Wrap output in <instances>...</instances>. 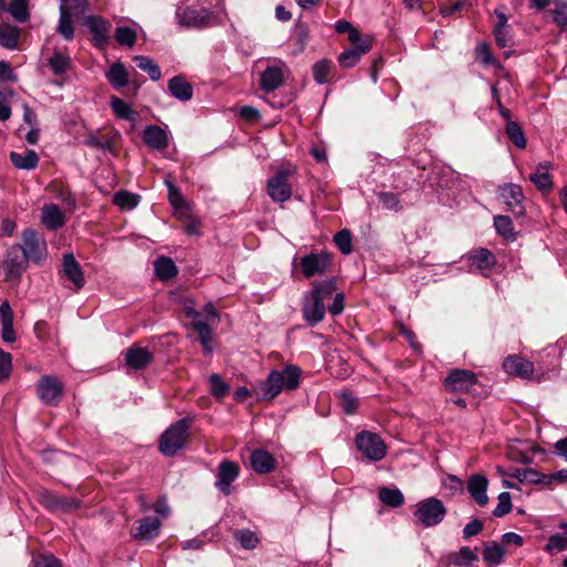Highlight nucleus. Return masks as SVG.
I'll list each match as a JSON object with an SVG mask.
<instances>
[{"instance_id": "obj_9", "label": "nucleus", "mask_w": 567, "mask_h": 567, "mask_svg": "<svg viewBox=\"0 0 567 567\" xmlns=\"http://www.w3.org/2000/svg\"><path fill=\"white\" fill-rule=\"evenodd\" d=\"M20 247L29 261L41 264L47 257V244L41 235L32 229L27 228L22 233V244Z\"/></svg>"}, {"instance_id": "obj_60", "label": "nucleus", "mask_w": 567, "mask_h": 567, "mask_svg": "<svg viewBox=\"0 0 567 567\" xmlns=\"http://www.w3.org/2000/svg\"><path fill=\"white\" fill-rule=\"evenodd\" d=\"M378 197L385 209L394 212H399L401 209V204L396 195L383 192L380 193Z\"/></svg>"}, {"instance_id": "obj_25", "label": "nucleus", "mask_w": 567, "mask_h": 567, "mask_svg": "<svg viewBox=\"0 0 567 567\" xmlns=\"http://www.w3.org/2000/svg\"><path fill=\"white\" fill-rule=\"evenodd\" d=\"M471 267H474L482 275L487 276L496 265V258L493 252L486 248H480L468 255Z\"/></svg>"}, {"instance_id": "obj_24", "label": "nucleus", "mask_w": 567, "mask_h": 567, "mask_svg": "<svg viewBox=\"0 0 567 567\" xmlns=\"http://www.w3.org/2000/svg\"><path fill=\"white\" fill-rule=\"evenodd\" d=\"M153 361V354L146 348L132 346L126 350L125 363L134 370H143Z\"/></svg>"}, {"instance_id": "obj_42", "label": "nucleus", "mask_w": 567, "mask_h": 567, "mask_svg": "<svg viewBox=\"0 0 567 567\" xmlns=\"http://www.w3.org/2000/svg\"><path fill=\"white\" fill-rule=\"evenodd\" d=\"M84 144L89 147L115 153V142L112 137H99L95 133L89 132Z\"/></svg>"}, {"instance_id": "obj_59", "label": "nucleus", "mask_w": 567, "mask_h": 567, "mask_svg": "<svg viewBox=\"0 0 567 567\" xmlns=\"http://www.w3.org/2000/svg\"><path fill=\"white\" fill-rule=\"evenodd\" d=\"M33 567H62V563L52 554H40L33 558Z\"/></svg>"}, {"instance_id": "obj_7", "label": "nucleus", "mask_w": 567, "mask_h": 567, "mask_svg": "<svg viewBox=\"0 0 567 567\" xmlns=\"http://www.w3.org/2000/svg\"><path fill=\"white\" fill-rule=\"evenodd\" d=\"M293 266L299 267L305 278L326 275L332 265V256L327 251L310 252L293 259Z\"/></svg>"}, {"instance_id": "obj_50", "label": "nucleus", "mask_w": 567, "mask_h": 567, "mask_svg": "<svg viewBox=\"0 0 567 567\" xmlns=\"http://www.w3.org/2000/svg\"><path fill=\"white\" fill-rule=\"evenodd\" d=\"M137 34L130 27H117L115 29L114 39L121 44L133 47L136 42Z\"/></svg>"}, {"instance_id": "obj_34", "label": "nucleus", "mask_w": 567, "mask_h": 567, "mask_svg": "<svg viewBox=\"0 0 567 567\" xmlns=\"http://www.w3.org/2000/svg\"><path fill=\"white\" fill-rule=\"evenodd\" d=\"M155 275L161 280H169L174 278L178 270L174 261L169 257L162 256L154 262Z\"/></svg>"}, {"instance_id": "obj_37", "label": "nucleus", "mask_w": 567, "mask_h": 567, "mask_svg": "<svg viewBox=\"0 0 567 567\" xmlns=\"http://www.w3.org/2000/svg\"><path fill=\"white\" fill-rule=\"evenodd\" d=\"M72 14L66 9L65 4L60 6V19L56 31L63 37L64 40L71 41L74 37V28L72 24Z\"/></svg>"}, {"instance_id": "obj_36", "label": "nucleus", "mask_w": 567, "mask_h": 567, "mask_svg": "<svg viewBox=\"0 0 567 567\" xmlns=\"http://www.w3.org/2000/svg\"><path fill=\"white\" fill-rule=\"evenodd\" d=\"M20 40V29L16 25H0V44L9 50L18 48Z\"/></svg>"}, {"instance_id": "obj_58", "label": "nucleus", "mask_w": 567, "mask_h": 567, "mask_svg": "<svg viewBox=\"0 0 567 567\" xmlns=\"http://www.w3.org/2000/svg\"><path fill=\"white\" fill-rule=\"evenodd\" d=\"M313 79L318 84H324L329 80L330 63L326 60L317 62L313 68Z\"/></svg>"}, {"instance_id": "obj_6", "label": "nucleus", "mask_w": 567, "mask_h": 567, "mask_svg": "<svg viewBox=\"0 0 567 567\" xmlns=\"http://www.w3.org/2000/svg\"><path fill=\"white\" fill-rule=\"evenodd\" d=\"M293 167H280L267 183V193L275 202L284 203L292 195Z\"/></svg>"}, {"instance_id": "obj_51", "label": "nucleus", "mask_w": 567, "mask_h": 567, "mask_svg": "<svg viewBox=\"0 0 567 567\" xmlns=\"http://www.w3.org/2000/svg\"><path fill=\"white\" fill-rule=\"evenodd\" d=\"M545 550L547 553L567 550V533L564 532L561 534L557 533L551 535L545 545Z\"/></svg>"}, {"instance_id": "obj_18", "label": "nucleus", "mask_w": 567, "mask_h": 567, "mask_svg": "<svg viewBox=\"0 0 567 567\" xmlns=\"http://www.w3.org/2000/svg\"><path fill=\"white\" fill-rule=\"evenodd\" d=\"M176 14L182 25L192 28L207 27L212 19V13L205 8L186 7L178 9Z\"/></svg>"}, {"instance_id": "obj_4", "label": "nucleus", "mask_w": 567, "mask_h": 567, "mask_svg": "<svg viewBox=\"0 0 567 567\" xmlns=\"http://www.w3.org/2000/svg\"><path fill=\"white\" fill-rule=\"evenodd\" d=\"M290 70L282 60H267L265 69L259 73V89L264 93H271L281 87Z\"/></svg>"}, {"instance_id": "obj_39", "label": "nucleus", "mask_w": 567, "mask_h": 567, "mask_svg": "<svg viewBox=\"0 0 567 567\" xmlns=\"http://www.w3.org/2000/svg\"><path fill=\"white\" fill-rule=\"evenodd\" d=\"M48 65L54 75L64 74L72 65L71 58L66 54L54 52L48 60Z\"/></svg>"}, {"instance_id": "obj_35", "label": "nucleus", "mask_w": 567, "mask_h": 567, "mask_svg": "<svg viewBox=\"0 0 567 567\" xmlns=\"http://www.w3.org/2000/svg\"><path fill=\"white\" fill-rule=\"evenodd\" d=\"M548 171L549 165L547 163H542L537 166L536 171L529 176V179L542 192H548L553 187V179Z\"/></svg>"}, {"instance_id": "obj_12", "label": "nucleus", "mask_w": 567, "mask_h": 567, "mask_svg": "<svg viewBox=\"0 0 567 567\" xmlns=\"http://www.w3.org/2000/svg\"><path fill=\"white\" fill-rule=\"evenodd\" d=\"M63 391L64 385L55 375H42L37 383L38 398L42 403L50 406L59 404L63 395Z\"/></svg>"}, {"instance_id": "obj_57", "label": "nucleus", "mask_w": 567, "mask_h": 567, "mask_svg": "<svg viewBox=\"0 0 567 567\" xmlns=\"http://www.w3.org/2000/svg\"><path fill=\"white\" fill-rule=\"evenodd\" d=\"M478 559V556L475 550L472 548L464 546L460 549L457 554L452 558V563L455 565H470L471 563Z\"/></svg>"}, {"instance_id": "obj_3", "label": "nucleus", "mask_w": 567, "mask_h": 567, "mask_svg": "<svg viewBox=\"0 0 567 567\" xmlns=\"http://www.w3.org/2000/svg\"><path fill=\"white\" fill-rule=\"evenodd\" d=\"M192 420L183 417L171 424L161 435L159 452L168 457L175 456L187 445Z\"/></svg>"}, {"instance_id": "obj_43", "label": "nucleus", "mask_w": 567, "mask_h": 567, "mask_svg": "<svg viewBox=\"0 0 567 567\" xmlns=\"http://www.w3.org/2000/svg\"><path fill=\"white\" fill-rule=\"evenodd\" d=\"M336 279L330 278L328 280L313 282V287L310 290V292H312L313 295H316L326 302L327 299L332 298V296L336 293Z\"/></svg>"}, {"instance_id": "obj_13", "label": "nucleus", "mask_w": 567, "mask_h": 567, "mask_svg": "<svg viewBox=\"0 0 567 567\" xmlns=\"http://www.w3.org/2000/svg\"><path fill=\"white\" fill-rule=\"evenodd\" d=\"M497 194L502 202L507 206V209L516 218H520L525 215V207L523 206L524 194L519 185H501L497 189Z\"/></svg>"}, {"instance_id": "obj_47", "label": "nucleus", "mask_w": 567, "mask_h": 567, "mask_svg": "<svg viewBox=\"0 0 567 567\" xmlns=\"http://www.w3.org/2000/svg\"><path fill=\"white\" fill-rule=\"evenodd\" d=\"M111 107L118 118L133 120L135 112L131 105L117 96H111Z\"/></svg>"}, {"instance_id": "obj_61", "label": "nucleus", "mask_w": 567, "mask_h": 567, "mask_svg": "<svg viewBox=\"0 0 567 567\" xmlns=\"http://www.w3.org/2000/svg\"><path fill=\"white\" fill-rule=\"evenodd\" d=\"M12 369V357L10 353L0 350V382L10 377Z\"/></svg>"}, {"instance_id": "obj_2", "label": "nucleus", "mask_w": 567, "mask_h": 567, "mask_svg": "<svg viewBox=\"0 0 567 567\" xmlns=\"http://www.w3.org/2000/svg\"><path fill=\"white\" fill-rule=\"evenodd\" d=\"M184 311L188 318L193 319V329L197 332L198 339L204 347L206 354L213 352V327L219 321V316L212 302L204 307L203 313L193 307H185Z\"/></svg>"}, {"instance_id": "obj_38", "label": "nucleus", "mask_w": 567, "mask_h": 567, "mask_svg": "<svg viewBox=\"0 0 567 567\" xmlns=\"http://www.w3.org/2000/svg\"><path fill=\"white\" fill-rule=\"evenodd\" d=\"M494 227L498 235L507 240H516L517 233L514 230L512 219L506 215H497L494 217Z\"/></svg>"}, {"instance_id": "obj_45", "label": "nucleus", "mask_w": 567, "mask_h": 567, "mask_svg": "<svg viewBox=\"0 0 567 567\" xmlns=\"http://www.w3.org/2000/svg\"><path fill=\"white\" fill-rule=\"evenodd\" d=\"M140 196L127 190H118L113 195V204L121 209H133L138 204Z\"/></svg>"}, {"instance_id": "obj_63", "label": "nucleus", "mask_w": 567, "mask_h": 567, "mask_svg": "<svg viewBox=\"0 0 567 567\" xmlns=\"http://www.w3.org/2000/svg\"><path fill=\"white\" fill-rule=\"evenodd\" d=\"M332 302L328 306V310L331 315L338 316L344 309V295L342 292H337L332 296Z\"/></svg>"}, {"instance_id": "obj_22", "label": "nucleus", "mask_w": 567, "mask_h": 567, "mask_svg": "<svg viewBox=\"0 0 567 567\" xmlns=\"http://www.w3.org/2000/svg\"><path fill=\"white\" fill-rule=\"evenodd\" d=\"M497 23L494 28L495 40L498 47L509 48L513 45V35L511 25L507 23L508 19L502 8L495 9Z\"/></svg>"}, {"instance_id": "obj_62", "label": "nucleus", "mask_w": 567, "mask_h": 567, "mask_svg": "<svg viewBox=\"0 0 567 567\" xmlns=\"http://www.w3.org/2000/svg\"><path fill=\"white\" fill-rule=\"evenodd\" d=\"M61 4H65L70 13L74 16L83 14L89 8L87 0H61Z\"/></svg>"}, {"instance_id": "obj_21", "label": "nucleus", "mask_w": 567, "mask_h": 567, "mask_svg": "<svg viewBox=\"0 0 567 567\" xmlns=\"http://www.w3.org/2000/svg\"><path fill=\"white\" fill-rule=\"evenodd\" d=\"M136 530H132L131 535L134 539L150 542L154 539L161 529V519L158 517L148 516L137 522Z\"/></svg>"}, {"instance_id": "obj_15", "label": "nucleus", "mask_w": 567, "mask_h": 567, "mask_svg": "<svg viewBox=\"0 0 567 567\" xmlns=\"http://www.w3.org/2000/svg\"><path fill=\"white\" fill-rule=\"evenodd\" d=\"M326 311V302L322 299L310 291L305 295L302 302V316L310 326L321 322L324 319Z\"/></svg>"}, {"instance_id": "obj_29", "label": "nucleus", "mask_w": 567, "mask_h": 567, "mask_svg": "<svg viewBox=\"0 0 567 567\" xmlns=\"http://www.w3.org/2000/svg\"><path fill=\"white\" fill-rule=\"evenodd\" d=\"M250 467L259 474H268L276 467L275 457L265 450H255L250 453Z\"/></svg>"}, {"instance_id": "obj_30", "label": "nucleus", "mask_w": 567, "mask_h": 567, "mask_svg": "<svg viewBox=\"0 0 567 567\" xmlns=\"http://www.w3.org/2000/svg\"><path fill=\"white\" fill-rule=\"evenodd\" d=\"M0 319H1V338L4 342L12 343L16 341L17 336L13 328V311L8 300L0 305Z\"/></svg>"}, {"instance_id": "obj_64", "label": "nucleus", "mask_w": 567, "mask_h": 567, "mask_svg": "<svg viewBox=\"0 0 567 567\" xmlns=\"http://www.w3.org/2000/svg\"><path fill=\"white\" fill-rule=\"evenodd\" d=\"M340 398H341L342 409H343L344 413L353 414L358 408L355 398H353L348 392H342L340 394Z\"/></svg>"}, {"instance_id": "obj_11", "label": "nucleus", "mask_w": 567, "mask_h": 567, "mask_svg": "<svg viewBox=\"0 0 567 567\" xmlns=\"http://www.w3.org/2000/svg\"><path fill=\"white\" fill-rule=\"evenodd\" d=\"M38 501L52 513H72L81 507L80 499L60 496L45 488L38 492Z\"/></svg>"}, {"instance_id": "obj_14", "label": "nucleus", "mask_w": 567, "mask_h": 567, "mask_svg": "<svg viewBox=\"0 0 567 567\" xmlns=\"http://www.w3.org/2000/svg\"><path fill=\"white\" fill-rule=\"evenodd\" d=\"M83 23L92 33V43L97 49H104L110 43V32L112 24L101 16H86Z\"/></svg>"}, {"instance_id": "obj_49", "label": "nucleus", "mask_w": 567, "mask_h": 567, "mask_svg": "<svg viewBox=\"0 0 567 567\" xmlns=\"http://www.w3.org/2000/svg\"><path fill=\"white\" fill-rule=\"evenodd\" d=\"M555 8L549 10L553 14V22L561 30L567 29V2L565 0H555Z\"/></svg>"}, {"instance_id": "obj_17", "label": "nucleus", "mask_w": 567, "mask_h": 567, "mask_svg": "<svg viewBox=\"0 0 567 567\" xmlns=\"http://www.w3.org/2000/svg\"><path fill=\"white\" fill-rule=\"evenodd\" d=\"M105 78L114 90H121L125 86H130L132 95H136L138 93L140 84L136 82H130L128 72L125 64L121 61H116L110 66L105 73Z\"/></svg>"}, {"instance_id": "obj_52", "label": "nucleus", "mask_w": 567, "mask_h": 567, "mask_svg": "<svg viewBox=\"0 0 567 567\" xmlns=\"http://www.w3.org/2000/svg\"><path fill=\"white\" fill-rule=\"evenodd\" d=\"M333 241L342 254L349 255L352 251V237L350 230L342 229L338 231L333 237Z\"/></svg>"}, {"instance_id": "obj_19", "label": "nucleus", "mask_w": 567, "mask_h": 567, "mask_svg": "<svg viewBox=\"0 0 567 567\" xmlns=\"http://www.w3.org/2000/svg\"><path fill=\"white\" fill-rule=\"evenodd\" d=\"M238 475L239 466L235 462L224 460L218 466L215 485L221 493L229 495L231 493V483Z\"/></svg>"}, {"instance_id": "obj_23", "label": "nucleus", "mask_w": 567, "mask_h": 567, "mask_svg": "<svg viewBox=\"0 0 567 567\" xmlns=\"http://www.w3.org/2000/svg\"><path fill=\"white\" fill-rule=\"evenodd\" d=\"M64 276L74 285V290L78 291L83 288L85 279L80 264L76 261L73 254H65L63 256Z\"/></svg>"}, {"instance_id": "obj_54", "label": "nucleus", "mask_w": 567, "mask_h": 567, "mask_svg": "<svg viewBox=\"0 0 567 567\" xmlns=\"http://www.w3.org/2000/svg\"><path fill=\"white\" fill-rule=\"evenodd\" d=\"M336 31L338 33H348V39L352 44H358L364 37L361 35L360 32L348 21H338L336 24Z\"/></svg>"}, {"instance_id": "obj_20", "label": "nucleus", "mask_w": 567, "mask_h": 567, "mask_svg": "<svg viewBox=\"0 0 567 567\" xmlns=\"http://www.w3.org/2000/svg\"><path fill=\"white\" fill-rule=\"evenodd\" d=\"M371 48L372 38L365 34L358 44H354V48L343 51L339 55L338 62L342 68H352L359 62L363 54L371 50Z\"/></svg>"}, {"instance_id": "obj_44", "label": "nucleus", "mask_w": 567, "mask_h": 567, "mask_svg": "<svg viewBox=\"0 0 567 567\" xmlns=\"http://www.w3.org/2000/svg\"><path fill=\"white\" fill-rule=\"evenodd\" d=\"M6 10L20 23L27 22L30 18L28 0H11Z\"/></svg>"}, {"instance_id": "obj_53", "label": "nucleus", "mask_w": 567, "mask_h": 567, "mask_svg": "<svg viewBox=\"0 0 567 567\" xmlns=\"http://www.w3.org/2000/svg\"><path fill=\"white\" fill-rule=\"evenodd\" d=\"M164 184L167 187L168 200H169L171 205L174 208L184 207L186 203H185L184 196L181 193L179 188L177 186H175V184L168 178L165 179Z\"/></svg>"}, {"instance_id": "obj_46", "label": "nucleus", "mask_w": 567, "mask_h": 567, "mask_svg": "<svg viewBox=\"0 0 567 567\" xmlns=\"http://www.w3.org/2000/svg\"><path fill=\"white\" fill-rule=\"evenodd\" d=\"M380 501L391 507H399L404 502V496L398 488L382 487L379 492Z\"/></svg>"}, {"instance_id": "obj_10", "label": "nucleus", "mask_w": 567, "mask_h": 567, "mask_svg": "<svg viewBox=\"0 0 567 567\" xmlns=\"http://www.w3.org/2000/svg\"><path fill=\"white\" fill-rule=\"evenodd\" d=\"M355 442L363 456L372 462L381 461L386 455V446L378 434L362 431L357 435Z\"/></svg>"}, {"instance_id": "obj_27", "label": "nucleus", "mask_w": 567, "mask_h": 567, "mask_svg": "<svg viewBox=\"0 0 567 567\" xmlns=\"http://www.w3.org/2000/svg\"><path fill=\"white\" fill-rule=\"evenodd\" d=\"M504 370L512 375L529 378L534 372V364L519 355H509L503 362Z\"/></svg>"}, {"instance_id": "obj_8", "label": "nucleus", "mask_w": 567, "mask_h": 567, "mask_svg": "<svg viewBox=\"0 0 567 567\" xmlns=\"http://www.w3.org/2000/svg\"><path fill=\"white\" fill-rule=\"evenodd\" d=\"M28 266L29 260L23 255L20 244H14L7 249L3 259L7 281H20Z\"/></svg>"}, {"instance_id": "obj_40", "label": "nucleus", "mask_w": 567, "mask_h": 567, "mask_svg": "<svg viewBox=\"0 0 567 567\" xmlns=\"http://www.w3.org/2000/svg\"><path fill=\"white\" fill-rule=\"evenodd\" d=\"M133 60L142 71L150 75L152 81H158L161 79V69L153 59L145 55H135Z\"/></svg>"}, {"instance_id": "obj_28", "label": "nucleus", "mask_w": 567, "mask_h": 567, "mask_svg": "<svg viewBox=\"0 0 567 567\" xmlns=\"http://www.w3.org/2000/svg\"><path fill=\"white\" fill-rule=\"evenodd\" d=\"M144 143L153 150L163 151L168 146V136L158 125H148L143 131Z\"/></svg>"}, {"instance_id": "obj_55", "label": "nucleus", "mask_w": 567, "mask_h": 567, "mask_svg": "<svg viewBox=\"0 0 567 567\" xmlns=\"http://www.w3.org/2000/svg\"><path fill=\"white\" fill-rule=\"evenodd\" d=\"M497 506L493 511L495 517H503L512 511V497L508 492H503L497 497Z\"/></svg>"}, {"instance_id": "obj_48", "label": "nucleus", "mask_w": 567, "mask_h": 567, "mask_svg": "<svg viewBox=\"0 0 567 567\" xmlns=\"http://www.w3.org/2000/svg\"><path fill=\"white\" fill-rule=\"evenodd\" d=\"M508 138L520 150L526 147V138L519 124L514 121H508L505 127Z\"/></svg>"}, {"instance_id": "obj_31", "label": "nucleus", "mask_w": 567, "mask_h": 567, "mask_svg": "<svg viewBox=\"0 0 567 567\" xmlns=\"http://www.w3.org/2000/svg\"><path fill=\"white\" fill-rule=\"evenodd\" d=\"M41 221L51 230L59 229L65 224L64 215L55 204H45L42 207Z\"/></svg>"}, {"instance_id": "obj_5", "label": "nucleus", "mask_w": 567, "mask_h": 567, "mask_svg": "<svg viewBox=\"0 0 567 567\" xmlns=\"http://www.w3.org/2000/svg\"><path fill=\"white\" fill-rule=\"evenodd\" d=\"M413 515L419 525L429 528L439 525L444 519L446 508L441 499L427 497L415 505Z\"/></svg>"}, {"instance_id": "obj_16", "label": "nucleus", "mask_w": 567, "mask_h": 567, "mask_svg": "<svg viewBox=\"0 0 567 567\" xmlns=\"http://www.w3.org/2000/svg\"><path fill=\"white\" fill-rule=\"evenodd\" d=\"M476 383L477 378L470 370L455 369L445 379V388L453 393L468 392Z\"/></svg>"}, {"instance_id": "obj_41", "label": "nucleus", "mask_w": 567, "mask_h": 567, "mask_svg": "<svg viewBox=\"0 0 567 567\" xmlns=\"http://www.w3.org/2000/svg\"><path fill=\"white\" fill-rule=\"evenodd\" d=\"M504 549L495 542L487 543L483 550V559L489 566H497L503 561Z\"/></svg>"}, {"instance_id": "obj_33", "label": "nucleus", "mask_w": 567, "mask_h": 567, "mask_svg": "<svg viewBox=\"0 0 567 567\" xmlns=\"http://www.w3.org/2000/svg\"><path fill=\"white\" fill-rule=\"evenodd\" d=\"M10 161L18 169L32 171L39 164V155L33 150H27L24 154L11 152Z\"/></svg>"}, {"instance_id": "obj_1", "label": "nucleus", "mask_w": 567, "mask_h": 567, "mask_svg": "<svg viewBox=\"0 0 567 567\" xmlns=\"http://www.w3.org/2000/svg\"><path fill=\"white\" fill-rule=\"evenodd\" d=\"M301 371L296 365H288L282 370H272L268 378L255 389L258 401H271L282 390H295L299 386Z\"/></svg>"}, {"instance_id": "obj_56", "label": "nucleus", "mask_w": 567, "mask_h": 567, "mask_svg": "<svg viewBox=\"0 0 567 567\" xmlns=\"http://www.w3.org/2000/svg\"><path fill=\"white\" fill-rule=\"evenodd\" d=\"M209 383L210 393L218 399L224 398L229 391V385L216 373L210 375Z\"/></svg>"}, {"instance_id": "obj_26", "label": "nucleus", "mask_w": 567, "mask_h": 567, "mask_svg": "<svg viewBox=\"0 0 567 567\" xmlns=\"http://www.w3.org/2000/svg\"><path fill=\"white\" fill-rule=\"evenodd\" d=\"M488 480L482 474H474L470 476L467 481V491L480 506H484L488 503V496L486 494Z\"/></svg>"}, {"instance_id": "obj_32", "label": "nucleus", "mask_w": 567, "mask_h": 567, "mask_svg": "<svg viewBox=\"0 0 567 567\" xmlns=\"http://www.w3.org/2000/svg\"><path fill=\"white\" fill-rule=\"evenodd\" d=\"M167 89L177 100L186 102L193 96L192 84L182 75H176L168 81Z\"/></svg>"}]
</instances>
